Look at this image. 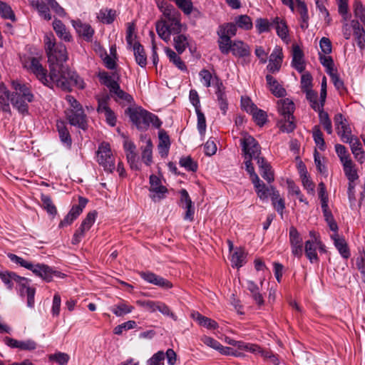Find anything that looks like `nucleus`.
Returning <instances> with one entry per match:
<instances>
[{
  "mask_svg": "<svg viewBox=\"0 0 365 365\" xmlns=\"http://www.w3.org/2000/svg\"><path fill=\"white\" fill-rule=\"evenodd\" d=\"M256 192L261 200H266L270 194L271 187H266L264 183L261 182L258 176H255V180L252 181Z\"/></svg>",
  "mask_w": 365,
  "mask_h": 365,
  "instance_id": "obj_33",
  "label": "nucleus"
},
{
  "mask_svg": "<svg viewBox=\"0 0 365 365\" xmlns=\"http://www.w3.org/2000/svg\"><path fill=\"white\" fill-rule=\"evenodd\" d=\"M51 69V64L49 63ZM29 69L36 76V78L45 86L51 88V71L47 75V71L43 68L39 60L37 58H31Z\"/></svg>",
  "mask_w": 365,
  "mask_h": 365,
  "instance_id": "obj_12",
  "label": "nucleus"
},
{
  "mask_svg": "<svg viewBox=\"0 0 365 365\" xmlns=\"http://www.w3.org/2000/svg\"><path fill=\"white\" fill-rule=\"evenodd\" d=\"M53 28L60 38L68 42L71 41L72 36L61 21L55 19L53 22Z\"/></svg>",
  "mask_w": 365,
  "mask_h": 365,
  "instance_id": "obj_28",
  "label": "nucleus"
},
{
  "mask_svg": "<svg viewBox=\"0 0 365 365\" xmlns=\"http://www.w3.org/2000/svg\"><path fill=\"white\" fill-rule=\"evenodd\" d=\"M165 52L167 56L169 58L170 61L173 62L176 67H178L181 71H186L187 67L185 63L181 60V58L177 55V53L173 51L170 48H165Z\"/></svg>",
  "mask_w": 365,
  "mask_h": 365,
  "instance_id": "obj_40",
  "label": "nucleus"
},
{
  "mask_svg": "<svg viewBox=\"0 0 365 365\" xmlns=\"http://www.w3.org/2000/svg\"><path fill=\"white\" fill-rule=\"evenodd\" d=\"M312 137L316 145L321 150H325V142L323 138L322 132L319 125H314L312 128Z\"/></svg>",
  "mask_w": 365,
  "mask_h": 365,
  "instance_id": "obj_52",
  "label": "nucleus"
},
{
  "mask_svg": "<svg viewBox=\"0 0 365 365\" xmlns=\"http://www.w3.org/2000/svg\"><path fill=\"white\" fill-rule=\"evenodd\" d=\"M72 24L78 34L83 36L86 41H91L92 40L94 30L92 29L91 25L88 24L83 23L79 20L73 21Z\"/></svg>",
  "mask_w": 365,
  "mask_h": 365,
  "instance_id": "obj_19",
  "label": "nucleus"
},
{
  "mask_svg": "<svg viewBox=\"0 0 365 365\" xmlns=\"http://www.w3.org/2000/svg\"><path fill=\"white\" fill-rule=\"evenodd\" d=\"M279 126L280 130L282 132L285 133H291L292 132L295 128V122L294 117L292 115V118H283L279 122Z\"/></svg>",
  "mask_w": 365,
  "mask_h": 365,
  "instance_id": "obj_47",
  "label": "nucleus"
},
{
  "mask_svg": "<svg viewBox=\"0 0 365 365\" xmlns=\"http://www.w3.org/2000/svg\"><path fill=\"white\" fill-rule=\"evenodd\" d=\"M110 96L115 98L116 101H124L130 103L133 101L132 96L120 89L119 84L117 88H114L110 92Z\"/></svg>",
  "mask_w": 365,
  "mask_h": 365,
  "instance_id": "obj_48",
  "label": "nucleus"
},
{
  "mask_svg": "<svg viewBox=\"0 0 365 365\" xmlns=\"http://www.w3.org/2000/svg\"><path fill=\"white\" fill-rule=\"evenodd\" d=\"M180 165L187 171L195 172L197 169V163L190 156H185L180 158Z\"/></svg>",
  "mask_w": 365,
  "mask_h": 365,
  "instance_id": "obj_59",
  "label": "nucleus"
},
{
  "mask_svg": "<svg viewBox=\"0 0 365 365\" xmlns=\"http://www.w3.org/2000/svg\"><path fill=\"white\" fill-rule=\"evenodd\" d=\"M0 16L4 19H9L14 22L16 21L11 7L7 4L0 1Z\"/></svg>",
  "mask_w": 365,
  "mask_h": 365,
  "instance_id": "obj_50",
  "label": "nucleus"
},
{
  "mask_svg": "<svg viewBox=\"0 0 365 365\" xmlns=\"http://www.w3.org/2000/svg\"><path fill=\"white\" fill-rule=\"evenodd\" d=\"M199 75L201 78V81L205 87H210L211 86V82H212V84L215 86L216 81L215 80V77H212L209 71L203 69L200 72Z\"/></svg>",
  "mask_w": 365,
  "mask_h": 365,
  "instance_id": "obj_62",
  "label": "nucleus"
},
{
  "mask_svg": "<svg viewBox=\"0 0 365 365\" xmlns=\"http://www.w3.org/2000/svg\"><path fill=\"white\" fill-rule=\"evenodd\" d=\"M159 143L158 145V153L161 157H166L168 154L170 140L169 135L164 130H160L158 133Z\"/></svg>",
  "mask_w": 365,
  "mask_h": 365,
  "instance_id": "obj_23",
  "label": "nucleus"
},
{
  "mask_svg": "<svg viewBox=\"0 0 365 365\" xmlns=\"http://www.w3.org/2000/svg\"><path fill=\"white\" fill-rule=\"evenodd\" d=\"M150 192V197L154 202H158L165 198V194L168 192V189L164 186L158 187L154 190H149Z\"/></svg>",
  "mask_w": 365,
  "mask_h": 365,
  "instance_id": "obj_60",
  "label": "nucleus"
},
{
  "mask_svg": "<svg viewBox=\"0 0 365 365\" xmlns=\"http://www.w3.org/2000/svg\"><path fill=\"white\" fill-rule=\"evenodd\" d=\"M136 326L137 324L135 321L130 320L115 327L114 328L113 332L115 334L120 335L124 331L134 329L136 327Z\"/></svg>",
  "mask_w": 365,
  "mask_h": 365,
  "instance_id": "obj_63",
  "label": "nucleus"
},
{
  "mask_svg": "<svg viewBox=\"0 0 365 365\" xmlns=\"http://www.w3.org/2000/svg\"><path fill=\"white\" fill-rule=\"evenodd\" d=\"M246 287L250 292V296L255 303L259 307L262 306L264 300L262 294L259 292V287L254 282L248 280L246 282Z\"/></svg>",
  "mask_w": 365,
  "mask_h": 365,
  "instance_id": "obj_25",
  "label": "nucleus"
},
{
  "mask_svg": "<svg viewBox=\"0 0 365 365\" xmlns=\"http://www.w3.org/2000/svg\"><path fill=\"white\" fill-rule=\"evenodd\" d=\"M295 106L293 101L289 98L278 101L277 110L283 118H292Z\"/></svg>",
  "mask_w": 365,
  "mask_h": 365,
  "instance_id": "obj_20",
  "label": "nucleus"
},
{
  "mask_svg": "<svg viewBox=\"0 0 365 365\" xmlns=\"http://www.w3.org/2000/svg\"><path fill=\"white\" fill-rule=\"evenodd\" d=\"M240 142L245 158H254L258 160L259 158H262L259 156L261 147L252 136L246 135L240 139Z\"/></svg>",
  "mask_w": 365,
  "mask_h": 365,
  "instance_id": "obj_7",
  "label": "nucleus"
},
{
  "mask_svg": "<svg viewBox=\"0 0 365 365\" xmlns=\"http://www.w3.org/2000/svg\"><path fill=\"white\" fill-rule=\"evenodd\" d=\"M34 5V4H33ZM35 6L39 12L40 15L46 20H50L51 15L49 13L48 5L45 0L37 1L35 3Z\"/></svg>",
  "mask_w": 365,
  "mask_h": 365,
  "instance_id": "obj_55",
  "label": "nucleus"
},
{
  "mask_svg": "<svg viewBox=\"0 0 365 365\" xmlns=\"http://www.w3.org/2000/svg\"><path fill=\"white\" fill-rule=\"evenodd\" d=\"M0 277L9 289H11L13 287L14 283L16 282V280L25 281L24 279H21V277L12 272H0Z\"/></svg>",
  "mask_w": 365,
  "mask_h": 365,
  "instance_id": "obj_37",
  "label": "nucleus"
},
{
  "mask_svg": "<svg viewBox=\"0 0 365 365\" xmlns=\"http://www.w3.org/2000/svg\"><path fill=\"white\" fill-rule=\"evenodd\" d=\"M133 50L136 63L142 68L147 65V57L143 46L139 42H134Z\"/></svg>",
  "mask_w": 365,
  "mask_h": 365,
  "instance_id": "obj_27",
  "label": "nucleus"
},
{
  "mask_svg": "<svg viewBox=\"0 0 365 365\" xmlns=\"http://www.w3.org/2000/svg\"><path fill=\"white\" fill-rule=\"evenodd\" d=\"M346 143H349L351 147V152L355 158L361 160L362 163L364 155L361 144L357 137H354Z\"/></svg>",
  "mask_w": 365,
  "mask_h": 365,
  "instance_id": "obj_32",
  "label": "nucleus"
},
{
  "mask_svg": "<svg viewBox=\"0 0 365 365\" xmlns=\"http://www.w3.org/2000/svg\"><path fill=\"white\" fill-rule=\"evenodd\" d=\"M331 237L334 240V246L340 253L341 256L345 259H349L351 256V253L344 238L339 237L337 233L331 235Z\"/></svg>",
  "mask_w": 365,
  "mask_h": 365,
  "instance_id": "obj_22",
  "label": "nucleus"
},
{
  "mask_svg": "<svg viewBox=\"0 0 365 365\" xmlns=\"http://www.w3.org/2000/svg\"><path fill=\"white\" fill-rule=\"evenodd\" d=\"M41 200L42 202V207L46 210L48 214L55 216L57 214V209L55 205L53 203L50 196L41 194Z\"/></svg>",
  "mask_w": 365,
  "mask_h": 365,
  "instance_id": "obj_43",
  "label": "nucleus"
},
{
  "mask_svg": "<svg viewBox=\"0 0 365 365\" xmlns=\"http://www.w3.org/2000/svg\"><path fill=\"white\" fill-rule=\"evenodd\" d=\"M51 69V64L49 63ZM29 69L36 76V78L45 86L51 88V71L47 75V71L43 68L39 60L37 58H31Z\"/></svg>",
  "mask_w": 365,
  "mask_h": 365,
  "instance_id": "obj_9",
  "label": "nucleus"
},
{
  "mask_svg": "<svg viewBox=\"0 0 365 365\" xmlns=\"http://www.w3.org/2000/svg\"><path fill=\"white\" fill-rule=\"evenodd\" d=\"M215 80L216 81L215 93L217 96V100L220 110H222V113L225 115L228 108V104L227 102V98L225 93V87L223 86L222 82L217 76H215Z\"/></svg>",
  "mask_w": 365,
  "mask_h": 365,
  "instance_id": "obj_17",
  "label": "nucleus"
},
{
  "mask_svg": "<svg viewBox=\"0 0 365 365\" xmlns=\"http://www.w3.org/2000/svg\"><path fill=\"white\" fill-rule=\"evenodd\" d=\"M236 25L242 29L250 30L252 28V22L247 15H240L235 19Z\"/></svg>",
  "mask_w": 365,
  "mask_h": 365,
  "instance_id": "obj_58",
  "label": "nucleus"
},
{
  "mask_svg": "<svg viewBox=\"0 0 365 365\" xmlns=\"http://www.w3.org/2000/svg\"><path fill=\"white\" fill-rule=\"evenodd\" d=\"M319 112V122L323 125L328 134L332 133V125L329 115L323 110V108L317 110Z\"/></svg>",
  "mask_w": 365,
  "mask_h": 365,
  "instance_id": "obj_54",
  "label": "nucleus"
},
{
  "mask_svg": "<svg viewBox=\"0 0 365 365\" xmlns=\"http://www.w3.org/2000/svg\"><path fill=\"white\" fill-rule=\"evenodd\" d=\"M157 6L167 19V23L171 24V29L175 32H181L180 13L170 4L163 0H158Z\"/></svg>",
  "mask_w": 365,
  "mask_h": 365,
  "instance_id": "obj_6",
  "label": "nucleus"
},
{
  "mask_svg": "<svg viewBox=\"0 0 365 365\" xmlns=\"http://www.w3.org/2000/svg\"><path fill=\"white\" fill-rule=\"evenodd\" d=\"M51 69V64L49 63ZM29 69L36 76V78L45 86L51 88V71L47 75V71L43 68L39 60L37 58H31Z\"/></svg>",
  "mask_w": 365,
  "mask_h": 365,
  "instance_id": "obj_10",
  "label": "nucleus"
},
{
  "mask_svg": "<svg viewBox=\"0 0 365 365\" xmlns=\"http://www.w3.org/2000/svg\"><path fill=\"white\" fill-rule=\"evenodd\" d=\"M66 101L69 105V108L66 110V115L70 124L86 130L87 128V117L81 104L70 95L66 96Z\"/></svg>",
  "mask_w": 365,
  "mask_h": 365,
  "instance_id": "obj_5",
  "label": "nucleus"
},
{
  "mask_svg": "<svg viewBox=\"0 0 365 365\" xmlns=\"http://www.w3.org/2000/svg\"><path fill=\"white\" fill-rule=\"evenodd\" d=\"M51 69V64L49 63ZM29 69L36 76V78L45 86L51 88V71L47 75V71L43 68L39 60L37 58H31Z\"/></svg>",
  "mask_w": 365,
  "mask_h": 365,
  "instance_id": "obj_11",
  "label": "nucleus"
},
{
  "mask_svg": "<svg viewBox=\"0 0 365 365\" xmlns=\"http://www.w3.org/2000/svg\"><path fill=\"white\" fill-rule=\"evenodd\" d=\"M97 157L98 162L103 167L106 171L112 173L114 170V159L108 143L103 142L99 145L97 152Z\"/></svg>",
  "mask_w": 365,
  "mask_h": 365,
  "instance_id": "obj_8",
  "label": "nucleus"
},
{
  "mask_svg": "<svg viewBox=\"0 0 365 365\" xmlns=\"http://www.w3.org/2000/svg\"><path fill=\"white\" fill-rule=\"evenodd\" d=\"M127 113L130 119L139 130H146L150 124L156 128H160L162 122L157 115L141 108H128Z\"/></svg>",
  "mask_w": 365,
  "mask_h": 365,
  "instance_id": "obj_4",
  "label": "nucleus"
},
{
  "mask_svg": "<svg viewBox=\"0 0 365 365\" xmlns=\"http://www.w3.org/2000/svg\"><path fill=\"white\" fill-rule=\"evenodd\" d=\"M47 56L51 66L63 65V62L67 60L66 48L63 44H57L52 51H48Z\"/></svg>",
  "mask_w": 365,
  "mask_h": 365,
  "instance_id": "obj_15",
  "label": "nucleus"
},
{
  "mask_svg": "<svg viewBox=\"0 0 365 365\" xmlns=\"http://www.w3.org/2000/svg\"><path fill=\"white\" fill-rule=\"evenodd\" d=\"M178 35L173 38V45L179 54H181L185 51L186 48L188 46V39L186 36L183 34H177Z\"/></svg>",
  "mask_w": 365,
  "mask_h": 365,
  "instance_id": "obj_38",
  "label": "nucleus"
},
{
  "mask_svg": "<svg viewBox=\"0 0 365 365\" xmlns=\"http://www.w3.org/2000/svg\"><path fill=\"white\" fill-rule=\"evenodd\" d=\"M343 166L345 175L349 180V182H354V181L358 179L359 176L353 166L352 161H350L349 163L343 164Z\"/></svg>",
  "mask_w": 365,
  "mask_h": 365,
  "instance_id": "obj_57",
  "label": "nucleus"
},
{
  "mask_svg": "<svg viewBox=\"0 0 365 365\" xmlns=\"http://www.w3.org/2000/svg\"><path fill=\"white\" fill-rule=\"evenodd\" d=\"M306 93V98L309 101L311 107L315 110H319L320 109L323 108V106H322V101L320 102V104H319L317 101L318 96L316 92H314L313 90H307L305 91Z\"/></svg>",
  "mask_w": 365,
  "mask_h": 365,
  "instance_id": "obj_56",
  "label": "nucleus"
},
{
  "mask_svg": "<svg viewBox=\"0 0 365 365\" xmlns=\"http://www.w3.org/2000/svg\"><path fill=\"white\" fill-rule=\"evenodd\" d=\"M7 256L12 262L31 271L36 276L41 277L47 282H51L53 277L63 278L65 276L64 274L53 270L46 264L40 263L33 264L12 253H9Z\"/></svg>",
  "mask_w": 365,
  "mask_h": 365,
  "instance_id": "obj_3",
  "label": "nucleus"
},
{
  "mask_svg": "<svg viewBox=\"0 0 365 365\" xmlns=\"http://www.w3.org/2000/svg\"><path fill=\"white\" fill-rule=\"evenodd\" d=\"M133 309V307L132 306H128L125 303H120L110 307V311L117 317H121L130 313Z\"/></svg>",
  "mask_w": 365,
  "mask_h": 365,
  "instance_id": "obj_51",
  "label": "nucleus"
},
{
  "mask_svg": "<svg viewBox=\"0 0 365 365\" xmlns=\"http://www.w3.org/2000/svg\"><path fill=\"white\" fill-rule=\"evenodd\" d=\"M251 115H252L255 122L260 126L263 125L267 120L266 113L257 108L251 113Z\"/></svg>",
  "mask_w": 365,
  "mask_h": 365,
  "instance_id": "obj_64",
  "label": "nucleus"
},
{
  "mask_svg": "<svg viewBox=\"0 0 365 365\" xmlns=\"http://www.w3.org/2000/svg\"><path fill=\"white\" fill-rule=\"evenodd\" d=\"M230 51L232 55L238 58H245L244 63H249L250 60L246 58L250 56V46L242 41H233Z\"/></svg>",
  "mask_w": 365,
  "mask_h": 365,
  "instance_id": "obj_16",
  "label": "nucleus"
},
{
  "mask_svg": "<svg viewBox=\"0 0 365 365\" xmlns=\"http://www.w3.org/2000/svg\"><path fill=\"white\" fill-rule=\"evenodd\" d=\"M123 148L130 168L135 170H140V163L136 153L135 145L128 139H125Z\"/></svg>",
  "mask_w": 365,
  "mask_h": 365,
  "instance_id": "obj_14",
  "label": "nucleus"
},
{
  "mask_svg": "<svg viewBox=\"0 0 365 365\" xmlns=\"http://www.w3.org/2000/svg\"><path fill=\"white\" fill-rule=\"evenodd\" d=\"M98 77L101 81L102 83L108 87L110 90V93L114 89L118 88V83L115 81L113 77L106 71L100 72Z\"/></svg>",
  "mask_w": 365,
  "mask_h": 365,
  "instance_id": "obj_44",
  "label": "nucleus"
},
{
  "mask_svg": "<svg viewBox=\"0 0 365 365\" xmlns=\"http://www.w3.org/2000/svg\"><path fill=\"white\" fill-rule=\"evenodd\" d=\"M223 33L217 34L219 36L217 43L219 49L223 54H228L230 52L233 41L229 36H225Z\"/></svg>",
  "mask_w": 365,
  "mask_h": 365,
  "instance_id": "obj_39",
  "label": "nucleus"
},
{
  "mask_svg": "<svg viewBox=\"0 0 365 365\" xmlns=\"http://www.w3.org/2000/svg\"><path fill=\"white\" fill-rule=\"evenodd\" d=\"M283 53L282 50L279 47H275L269 56L267 69L274 73L278 71L282 63Z\"/></svg>",
  "mask_w": 365,
  "mask_h": 365,
  "instance_id": "obj_18",
  "label": "nucleus"
},
{
  "mask_svg": "<svg viewBox=\"0 0 365 365\" xmlns=\"http://www.w3.org/2000/svg\"><path fill=\"white\" fill-rule=\"evenodd\" d=\"M257 163L259 168L262 177L268 182L274 181V173L272 170L270 165L265 160L264 158H259Z\"/></svg>",
  "mask_w": 365,
  "mask_h": 365,
  "instance_id": "obj_26",
  "label": "nucleus"
},
{
  "mask_svg": "<svg viewBox=\"0 0 365 365\" xmlns=\"http://www.w3.org/2000/svg\"><path fill=\"white\" fill-rule=\"evenodd\" d=\"M245 259L244 251L240 248H237L231 255V262L233 267H241Z\"/></svg>",
  "mask_w": 365,
  "mask_h": 365,
  "instance_id": "obj_41",
  "label": "nucleus"
},
{
  "mask_svg": "<svg viewBox=\"0 0 365 365\" xmlns=\"http://www.w3.org/2000/svg\"><path fill=\"white\" fill-rule=\"evenodd\" d=\"M316 244L315 242L311 240H307L305 242V255L311 263L317 262L319 261Z\"/></svg>",
  "mask_w": 365,
  "mask_h": 365,
  "instance_id": "obj_34",
  "label": "nucleus"
},
{
  "mask_svg": "<svg viewBox=\"0 0 365 365\" xmlns=\"http://www.w3.org/2000/svg\"><path fill=\"white\" fill-rule=\"evenodd\" d=\"M88 202V200L83 197H78V204L73 205L71 210L68 212L71 217L76 220L83 212V210L86 207Z\"/></svg>",
  "mask_w": 365,
  "mask_h": 365,
  "instance_id": "obj_46",
  "label": "nucleus"
},
{
  "mask_svg": "<svg viewBox=\"0 0 365 365\" xmlns=\"http://www.w3.org/2000/svg\"><path fill=\"white\" fill-rule=\"evenodd\" d=\"M156 31L158 36L165 41L170 40L171 34H180V32H175L171 29V24L165 21H160L155 25Z\"/></svg>",
  "mask_w": 365,
  "mask_h": 365,
  "instance_id": "obj_24",
  "label": "nucleus"
},
{
  "mask_svg": "<svg viewBox=\"0 0 365 365\" xmlns=\"http://www.w3.org/2000/svg\"><path fill=\"white\" fill-rule=\"evenodd\" d=\"M11 93L3 84L0 85V107L6 113H10L9 102L11 101Z\"/></svg>",
  "mask_w": 365,
  "mask_h": 365,
  "instance_id": "obj_29",
  "label": "nucleus"
},
{
  "mask_svg": "<svg viewBox=\"0 0 365 365\" xmlns=\"http://www.w3.org/2000/svg\"><path fill=\"white\" fill-rule=\"evenodd\" d=\"M192 317L195 320L200 326L204 327L209 329H215L217 328V323L210 318L205 317L199 312H194L192 314Z\"/></svg>",
  "mask_w": 365,
  "mask_h": 365,
  "instance_id": "obj_30",
  "label": "nucleus"
},
{
  "mask_svg": "<svg viewBox=\"0 0 365 365\" xmlns=\"http://www.w3.org/2000/svg\"><path fill=\"white\" fill-rule=\"evenodd\" d=\"M13 90L11 96V103L20 113H29V103L34 101V96L26 84L17 80L11 82Z\"/></svg>",
  "mask_w": 365,
  "mask_h": 365,
  "instance_id": "obj_2",
  "label": "nucleus"
},
{
  "mask_svg": "<svg viewBox=\"0 0 365 365\" xmlns=\"http://www.w3.org/2000/svg\"><path fill=\"white\" fill-rule=\"evenodd\" d=\"M116 12L111 9H101L98 14V19L104 24H110L115 20Z\"/></svg>",
  "mask_w": 365,
  "mask_h": 365,
  "instance_id": "obj_36",
  "label": "nucleus"
},
{
  "mask_svg": "<svg viewBox=\"0 0 365 365\" xmlns=\"http://www.w3.org/2000/svg\"><path fill=\"white\" fill-rule=\"evenodd\" d=\"M266 81L271 92L277 97H282L285 95L286 91L277 81L271 75L266 76Z\"/></svg>",
  "mask_w": 365,
  "mask_h": 365,
  "instance_id": "obj_31",
  "label": "nucleus"
},
{
  "mask_svg": "<svg viewBox=\"0 0 365 365\" xmlns=\"http://www.w3.org/2000/svg\"><path fill=\"white\" fill-rule=\"evenodd\" d=\"M51 88L53 84L65 91H70L72 86L83 88L80 77L63 65L51 66Z\"/></svg>",
  "mask_w": 365,
  "mask_h": 365,
  "instance_id": "obj_1",
  "label": "nucleus"
},
{
  "mask_svg": "<svg viewBox=\"0 0 365 365\" xmlns=\"http://www.w3.org/2000/svg\"><path fill=\"white\" fill-rule=\"evenodd\" d=\"M271 26L273 27L277 35L282 39H285L287 37L288 29L285 23L279 18H276L273 23L271 24Z\"/></svg>",
  "mask_w": 365,
  "mask_h": 365,
  "instance_id": "obj_42",
  "label": "nucleus"
},
{
  "mask_svg": "<svg viewBox=\"0 0 365 365\" xmlns=\"http://www.w3.org/2000/svg\"><path fill=\"white\" fill-rule=\"evenodd\" d=\"M292 66L299 73L305 69L304 53L299 46H294L292 50Z\"/></svg>",
  "mask_w": 365,
  "mask_h": 365,
  "instance_id": "obj_21",
  "label": "nucleus"
},
{
  "mask_svg": "<svg viewBox=\"0 0 365 365\" xmlns=\"http://www.w3.org/2000/svg\"><path fill=\"white\" fill-rule=\"evenodd\" d=\"M88 202V200L83 197H78V204L73 205L71 210L68 212L71 217L76 220L83 212V210L86 207Z\"/></svg>",
  "mask_w": 365,
  "mask_h": 365,
  "instance_id": "obj_45",
  "label": "nucleus"
},
{
  "mask_svg": "<svg viewBox=\"0 0 365 365\" xmlns=\"http://www.w3.org/2000/svg\"><path fill=\"white\" fill-rule=\"evenodd\" d=\"M152 148L153 144L150 139L146 140V145L145 147H142V160L146 165H150L152 160Z\"/></svg>",
  "mask_w": 365,
  "mask_h": 365,
  "instance_id": "obj_49",
  "label": "nucleus"
},
{
  "mask_svg": "<svg viewBox=\"0 0 365 365\" xmlns=\"http://www.w3.org/2000/svg\"><path fill=\"white\" fill-rule=\"evenodd\" d=\"M335 150L342 164L349 163L350 161H352L349 155L347 153L345 146L341 144H336L335 145Z\"/></svg>",
  "mask_w": 365,
  "mask_h": 365,
  "instance_id": "obj_61",
  "label": "nucleus"
},
{
  "mask_svg": "<svg viewBox=\"0 0 365 365\" xmlns=\"http://www.w3.org/2000/svg\"><path fill=\"white\" fill-rule=\"evenodd\" d=\"M236 32L237 26L233 23H228L221 25L217 30V34H221V33H223L222 34H224L225 36H229L230 38L235 36Z\"/></svg>",
  "mask_w": 365,
  "mask_h": 365,
  "instance_id": "obj_53",
  "label": "nucleus"
},
{
  "mask_svg": "<svg viewBox=\"0 0 365 365\" xmlns=\"http://www.w3.org/2000/svg\"><path fill=\"white\" fill-rule=\"evenodd\" d=\"M56 128L61 142L68 146H71L72 140L68 129L63 121L58 120Z\"/></svg>",
  "mask_w": 365,
  "mask_h": 365,
  "instance_id": "obj_35",
  "label": "nucleus"
},
{
  "mask_svg": "<svg viewBox=\"0 0 365 365\" xmlns=\"http://www.w3.org/2000/svg\"><path fill=\"white\" fill-rule=\"evenodd\" d=\"M334 124L336 133L344 143L348 142L354 137L351 135V130L346 120L344 118L341 113H338L335 115Z\"/></svg>",
  "mask_w": 365,
  "mask_h": 365,
  "instance_id": "obj_13",
  "label": "nucleus"
}]
</instances>
